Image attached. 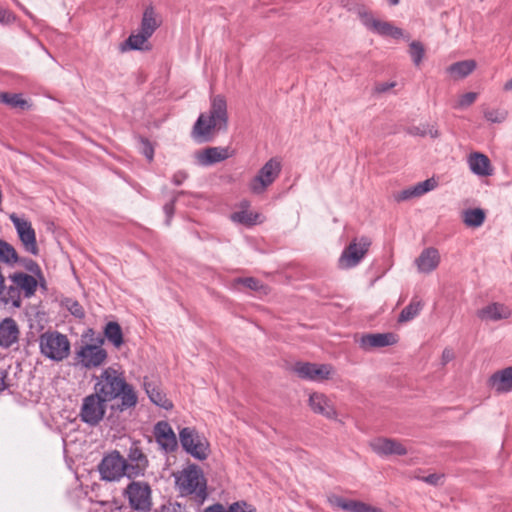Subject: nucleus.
I'll list each match as a JSON object with an SVG mask.
<instances>
[{"label":"nucleus","instance_id":"nucleus-4","mask_svg":"<svg viewBox=\"0 0 512 512\" xmlns=\"http://www.w3.org/2000/svg\"><path fill=\"white\" fill-rule=\"evenodd\" d=\"M40 353L47 359L61 362L70 354L71 344L65 334L48 330L39 336Z\"/></svg>","mask_w":512,"mask_h":512},{"label":"nucleus","instance_id":"nucleus-37","mask_svg":"<svg viewBox=\"0 0 512 512\" xmlns=\"http://www.w3.org/2000/svg\"><path fill=\"white\" fill-rule=\"evenodd\" d=\"M409 54L412 58L413 63L419 66L424 58L425 50L423 45L418 41L411 42L409 46Z\"/></svg>","mask_w":512,"mask_h":512},{"label":"nucleus","instance_id":"nucleus-34","mask_svg":"<svg viewBox=\"0 0 512 512\" xmlns=\"http://www.w3.org/2000/svg\"><path fill=\"white\" fill-rule=\"evenodd\" d=\"M2 103H5L11 108H16L21 111L30 108V104L23 98L22 94L2 93Z\"/></svg>","mask_w":512,"mask_h":512},{"label":"nucleus","instance_id":"nucleus-23","mask_svg":"<svg viewBox=\"0 0 512 512\" xmlns=\"http://www.w3.org/2000/svg\"><path fill=\"white\" fill-rule=\"evenodd\" d=\"M309 405L315 413L321 414L328 419L336 418L337 413L334 407L329 403V400L323 394H311L309 397Z\"/></svg>","mask_w":512,"mask_h":512},{"label":"nucleus","instance_id":"nucleus-59","mask_svg":"<svg viewBox=\"0 0 512 512\" xmlns=\"http://www.w3.org/2000/svg\"><path fill=\"white\" fill-rule=\"evenodd\" d=\"M367 511L366 512H383L380 508L372 507L366 504Z\"/></svg>","mask_w":512,"mask_h":512},{"label":"nucleus","instance_id":"nucleus-28","mask_svg":"<svg viewBox=\"0 0 512 512\" xmlns=\"http://www.w3.org/2000/svg\"><path fill=\"white\" fill-rule=\"evenodd\" d=\"M485 219V212L481 208H470L462 212V221L469 228L482 226Z\"/></svg>","mask_w":512,"mask_h":512},{"label":"nucleus","instance_id":"nucleus-16","mask_svg":"<svg viewBox=\"0 0 512 512\" xmlns=\"http://www.w3.org/2000/svg\"><path fill=\"white\" fill-rule=\"evenodd\" d=\"M154 437L160 448L165 453L175 451L178 446L176 435L169 423L166 421H159L155 425Z\"/></svg>","mask_w":512,"mask_h":512},{"label":"nucleus","instance_id":"nucleus-33","mask_svg":"<svg viewBox=\"0 0 512 512\" xmlns=\"http://www.w3.org/2000/svg\"><path fill=\"white\" fill-rule=\"evenodd\" d=\"M423 303L420 300L413 299L400 313L398 322L405 323L413 320L422 310Z\"/></svg>","mask_w":512,"mask_h":512},{"label":"nucleus","instance_id":"nucleus-55","mask_svg":"<svg viewBox=\"0 0 512 512\" xmlns=\"http://www.w3.org/2000/svg\"><path fill=\"white\" fill-rule=\"evenodd\" d=\"M442 479V475L439 474H430L423 478V481L431 484V485H438L440 480Z\"/></svg>","mask_w":512,"mask_h":512},{"label":"nucleus","instance_id":"nucleus-10","mask_svg":"<svg viewBox=\"0 0 512 512\" xmlns=\"http://www.w3.org/2000/svg\"><path fill=\"white\" fill-rule=\"evenodd\" d=\"M124 496L134 510L148 511L151 507V488L145 482L132 481L126 487Z\"/></svg>","mask_w":512,"mask_h":512},{"label":"nucleus","instance_id":"nucleus-52","mask_svg":"<svg viewBox=\"0 0 512 512\" xmlns=\"http://www.w3.org/2000/svg\"><path fill=\"white\" fill-rule=\"evenodd\" d=\"M143 143V154L149 161H152L154 156V149L148 140H142Z\"/></svg>","mask_w":512,"mask_h":512},{"label":"nucleus","instance_id":"nucleus-29","mask_svg":"<svg viewBox=\"0 0 512 512\" xmlns=\"http://www.w3.org/2000/svg\"><path fill=\"white\" fill-rule=\"evenodd\" d=\"M330 503L344 511L349 512H366V504L361 501L347 500L339 496H333L330 498Z\"/></svg>","mask_w":512,"mask_h":512},{"label":"nucleus","instance_id":"nucleus-64","mask_svg":"<svg viewBox=\"0 0 512 512\" xmlns=\"http://www.w3.org/2000/svg\"><path fill=\"white\" fill-rule=\"evenodd\" d=\"M1 19H2V21H4V19H5L4 13H2Z\"/></svg>","mask_w":512,"mask_h":512},{"label":"nucleus","instance_id":"nucleus-44","mask_svg":"<svg viewBox=\"0 0 512 512\" xmlns=\"http://www.w3.org/2000/svg\"><path fill=\"white\" fill-rule=\"evenodd\" d=\"M332 371L330 365L321 364L315 366L314 375L312 381H322L328 379Z\"/></svg>","mask_w":512,"mask_h":512},{"label":"nucleus","instance_id":"nucleus-50","mask_svg":"<svg viewBox=\"0 0 512 512\" xmlns=\"http://www.w3.org/2000/svg\"><path fill=\"white\" fill-rule=\"evenodd\" d=\"M397 85V83L395 81H391V82H380V83H377L374 87V91L376 93H386L388 92L390 89L394 88L395 86Z\"/></svg>","mask_w":512,"mask_h":512},{"label":"nucleus","instance_id":"nucleus-57","mask_svg":"<svg viewBox=\"0 0 512 512\" xmlns=\"http://www.w3.org/2000/svg\"><path fill=\"white\" fill-rule=\"evenodd\" d=\"M409 133L412 135H419V136H427V131L425 126L423 127H412L409 130Z\"/></svg>","mask_w":512,"mask_h":512},{"label":"nucleus","instance_id":"nucleus-18","mask_svg":"<svg viewBox=\"0 0 512 512\" xmlns=\"http://www.w3.org/2000/svg\"><path fill=\"white\" fill-rule=\"evenodd\" d=\"M370 447L379 456L405 455L406 447L398 440L390 438H376L370 442Z\"/></svg>","mask_w":512,"mask_h":512},{"label":"nucleus","instance_id":"nucleus-2","mask_svg":"<svg viewBox=\"0 0 512 512\" xmlns=\"http://www.w3.org/2000/svg\"><path fill=\"white\" fill-rule=\"evenodd\" d=\"M227 127V101L223 95H216L211 98L209 111L199 115L193 126L192 137L198 143L210 142L218 132L227 130Z\"/></svg>","mask_w":512,"mask_h":512},{"label":"nucleus","instance_id":"nucleus-11","mask_svg":"<svg viewBox=\"0 0 512 512\" xmlns=\"http://www.w3.org/2000/svg\"><path fill=\"white\" fill-rule=\"evenodd\" d=\"M99 472L102 479L108 481L119 480L122 476L128 477L125 458L118 451L108 454L102 459L99 465Z\"/></svg>","mask_w":512,"mask_h":512},{"label":"nucleus","instance_id":"nucleus-40","mask_svg":"<svg viewBox=\"0 0 512 512\" xmlns=\"http://www.w3.org/2000/svg\"><path fill=\"white\" fill-rule=\"evenodd\" d=\"M17 267H22L36 276H41V269L39 265L31 258L20 256L19 261L17 262Z\"/></svg>","mask_w":512,"mask_h":512},{"label":"nucleus","instance_id":"nucleus-54","mask_svg":"<svg viewBox=\"0 0 512 512\" xmlns=\"http://www.w3.org/2000/svg\"><path fill=\"white\" fill-rule=\"evenodd\" d=\"M187 177L188 174L185 171H177L172 177V182L173 184L179 186L187 179Z\"/></svg>","mask_w":512,"mask_h":512},{"label":"nucleus","instance_id":"nucleus-8","mask_svg":"<svg viewBox=\"0 0 512 512\" xmlns=\"http://www.w3.org/2000/svg\"><path fill=\"white\" fill-rule=\"evenodd\" d=\"M106 404L107 402L95 393L86 396L82 401L80 419L90 426L98 425L105 416Z\"/></svg>","mask_w":512,"mask_h":512},{"label":"nucleus","instance_id":"nucleus-58","mask_svg":"<svg viewBox=\"0 0 512 512\" xmlns=\"http://www.w3.org/2000/svg\"><path fill=\"white\" fill-rule=\"evenodd\" d=\"M427 135L431 138H437L439 136V131L434 126H425Z\"/></svg>","mask_w":512,"mask_h":512},{"label":"nucleus","instance_id":"nucleus-17","mask_svg":"<svg viewBox=\"0 0 512 512\" xmlns=\"http://www.w3.org/2000/svg\"><path fill=\"white\" fill-rule=\"evenodd\" d=\"M195 159L201 166H211L232 156L229 147H208L195 153Z\"/></svg>","mask_w":512,"mask_h":512},{"label":"nucleus","instance_id":"nucleus-24","mask_svg":"<svg viewBox=\"0 0 512 512\" xmlns=\"http://www.w3.org/2000/svg\"><path fill=\"white\" fill-rule=\"evenodd\" d=\"M143 385L151 402L166 410L172 408V402L166 397V395L161 391L156 383L149 381L147 378H144Z\"/></svg>","mask_w":512,"mask_h":512},{"label":"nucleus","instance_id":"nucleus-38","mask_svg":"<svg viewBox=\"0 0 512 512\" xmlns=\"http://www.w3.org/2000/svg\"><path fill=\"white\" fill-rule=\"evenodd\" d=\"M316 364L313 363H296L295 365V372L297 375L302 379L312 380L314 375Z\"/></svg>","mask_w":512,"mask_h":512},{"label":"nucleus","instance_id":"nucleus-43","mask_svg":"<svg viewBox=\"0 0 512 512\" xmlns=\"http://www.w3.org/2000/svg\"><path fill=\"white\" fill-rule=\"evenodd\" d=\"M416 195L422 196L427 192L434 190L437 187V181L434 178L426 179L425 181L419 182L414 185Z\"/></svg>","mask_w":512,"mask_h":512},{"label":"nucleus","instance_id":"nucleus-21","mask_svg":"<svg viewBox=\"0 0 512 512\" xmlns=\"http://www.w3.org/2000/svg\"><path fill=\"white\" fill-rule=\"evenodd\" d=\"M467 162L470 170L477 176L486 177L493 173L489 158L480 152L471 153Z\"/></svg>","mask_w":512,"mask_h":512},{"label":"nucleus","instance_id":"nucleus-49","mask_svg":"<svg viewBox=\"0 0 512 512\" xmlns=\"http://www.w3.org/2000/svg\"><path fill=\"white\" fill-rule=\"evenodd\" d=\"M476 98H477V94L475 92L465 93L460 97V99L458 101V106L459 107H468L475 102Z\"/></svg>","mask_w":512,"mask_h":512},{"label":"nucleus","instance_id":"nucleus-42","mask_svg":"<svg viewBox=\"0 0 512 512\" xmlns=\"http://www.w3.org/2000/svg\"><path fill=\"white\" fill-rule=\"evenodd\" d=\"M508 112L500 109H492L484 111V117L491 123H502L506 120Z\"/></svg>","mask_w":512,"mask_h":512},{"label":"nucleus","instance_id":"nucleus-48","mask_svg":"<svg viewBox=\"0 0 512 512\" xmlns=\"http://www.w3.org/2000/svg\"><path fill=\"white\" fill-rule=\"evenodd\" d=\"M414 197H418V195H416V190L414 186L404 189L395 195V199L398 202L405 201Z\"/></svg>","mask_w":512,"mask_h":512},{"label":"nucleus","instance_id":"nucleus-46","mask_svg":"<svg viewBox=\"0 0 512 512\" xmlns=\"http://www.w3.org/2000/svg\"><path fill=\"white\" fill-rule=\"evenodd\" d=\"M228 512H256V509L245 501H237L228 507Z\"/></svg>","mask_w":512,"mask_h":512},{"label":"nucleus","instance_id":"nucleus-14","mask_svg":"<svg viewBox=\"0 0 512 512\" xmlns=\"http://www.w3.org/2000/svg\"><path fill=\"white\" fill-rule=\"evenodd\" d=\"M353 10L362 24L368 30H375L377 32H401L398 28H394L390 23L377 19L373 14L362 4H355Z\"/></svg>","mask_w":512,"mask_h":512},{"label":"nucleus","instance_id":"nucleus-7","mask_svg":"<svg viewBox=\"0 0 512 512\" xmlns=\"http://www.w3.org/2000/svg\"><path fill=\"white\" fill-rule=\"evenodd\" d=\"M281 172V163L276 158L268 160L249 182V189L253 194H262L278 178Z\"/></svg>","mask_w":512,"mask_h":512},{"label":"nucleus","instance_id":"nucleus-30","mask_svg":"<svg viewBox=\"0 0 512 512\" xmlns=\"http://www.w3.org/2000/svg\"><path fill=\"white\" fill-rule=\"evenodd\" d=\"M161 24V17L152 6L145 9L142 18L141 32H154Z\"/></svg>","mask_w":512,"mask_h":512},{"label":"nucleus","instance_id":"nucleus-25","mask_svg":"<svg viewBox=\"0 0 512 512\" xmlns=\"http://www.w3.org/2000/svg\"><path fill=\"white\" fill-rule=\"evenodd\" d=\"M511 315L512 311L509 309V307L500 303L489 304L478 312V316L481 319L493 321L508 319Z\"/></svg>","mask_w":512,"mask_h":512},{"label":"nucleus","instance_id":"nucleus-1","mask_svg":"<svg viewBox=\"0 0 512 512\" xmlns=\"http://www.w3.org/2000/svg\"><path fill=\"white\" fill-rule=\"evenodd\" d=\"M95 380L94 393L105 402L120 398V410L132 408L137 404V395L133 387L117 370L108 367Z\"/></svg>","mask_w":512,"mask_h":512},{"label":"nucleus","instance_id":"nucleus-31","mask_svg":"<svg viewBox=\"0 0 512 512\" xmlns=\"http://www.w3.org/2000/svg\"><path fill=\"white\" fill-rule=\"evenodd\" d=\"M475 68L476 62L474 60H464L453 63L447 68V71L457 78H464L472 73Z\"/></svg>","mask_w":512,"mask_h":512},{"label":"nucleus","instance_id":"nucleus-6","mask_svg":"<svg viewBox=\"0 0 512 512\" xmlns=\"http://www.w3.org/2000/svg\"><path fill=\"white\" fill-rule=\"evenodd\" d=\"M370 246L371 240L368 237L354 238L342 251L338 259L339 268L351 269L356 267L366 256Z\"/></svg>","mask_w":512,"mask_h":512},{"label":"nucleus","instance_id":"nucleus-27","mask_svg":"<svg viewBox=\"0 0 512 512\" xmlns=\"http://www.w3.org/2000/svg\"><path fill=\"white\" fill-rule=\"evenodd\" d=\"M19 338V328L12 318L2 319V347H9Z\"/></svg>","mask_w":512,"mask_h":512},{"label":"nucleus","instance_id":"nucleus-47","mask_svg":"<svg viewBox=\"0 0 512 512\" xmlns=\"http://www.w3.org/2000/svg\"><path fill=\"white\" fill-rule=\"evenodd\" d=\"M182 194H184V191L178 192L177 195L169 203H166L163 207V210L167 216V220H166L167 225L170 224V220L174 214L175 202H176L178 196L182 195Z\"/></svg>","mask_w":512,"mask_h":512},{"label":"nucleus","instance_id":"nucleus-41","mask_svg":"<svg viewBox=\"0 0 512 512\" xmlns=\"http://www.w3.org/2000/svg\"><path fill=\"white\" fill-rule=\"evenodd\" d=\"M17 267H22L36 276H41V269L39 265L31 258L20 256L19 261L17 262Z\"/></svg>","mask_w":512,"mask_h":512},{"label":"nucleus","instance_id":"nucleus-20","mask_svg":"<svg viewBox=\"0 0 512 512\" xmlns=\"http://www.w3.org/2000/svg\"><path fill=\"white\" fill-rule=\"evenodd\" d=\"M488 386L496 393L504 394L512 391V366L494 372L488 378Z\"/></svg>","mask_w":512,"mask_h":512},{"label":"nucleus","instance_id":"nucleus-15","mask_svg":"<svg viewBox=\"0 0 512 512\" xmlns=\"http://www.w3.org/2000/svg\"><path fill=\"white\" fill-rule=\"evenodd\" d=\"M398 337L396 334L388 333H367L359 339V346L364 351H370L374 348H382L396 344Z\"/></svg>","mask_w":512,"mask_h":512},{"label":"nucleus","instance_id":"nucleus-56","mask_svg":"<svg viewBox=\"0 0 512 512\" xmlns=\"http://www.w3.org/2000/svg\"><path fill=\"white\" fill-rule=\"evenodd\" d=\"M204 512H228V509H225L222 504H213L207 507Z\"/></svg>","mask_w":512,"mask_h":512},{"label":"nucleus","instance_id":"nucleus-45","mask_svg":"<svg viewBox=\"0 0 512 512\" xmlns=\"http://www.w3.org/2000/svg\"><path fill=\"white\" fill-rule=\"evenodd\" d=\"M235 283L242 284L246 288L253 290V291H258L263 288V285L261 284V282L258 279L253 278V277L237 278L235 280Z\"/></svg>","mask_w":512,"mask_h":512},{"label":"nucleus","instance_id":"nucleus-26","mask_svg":"<svg viewBox=\"0 0 512 512\" xmlns=\"http://www.w3.org/2000/svg\"><path fill=\"white\" fill-rule=\"evenodd\" d=\"M152 34H130V36L120 44V50L126 52L129 50H150L151 44L149 37Z\"/></svg>","mask_w":512,"mask_h":512},{"label":"nucleus","instance_id":"nucleus-61","mask_svg":"<svg viewBox=\"0 0 512 512\" xmlns=\"http://www.w3.org/2000/svg\"><path fill=\"white\" fill-rule=\"evenodd\" d=\"M1 383H2V392H3V391H5L8 388V386H7L6 382H5V375H2Z\"/></svg>","mask_w":512,"mask_h":512},{"label":"nucleus","instance_id":"nucleus-35","mask_svg":"<svg viewBox=\"0 0 512 512\" xmlns=\"http://www.w3.org/2000/svg\"><path fill=\"white\" fill-rule=\"evenodd\" d=\"M260 214L253 213L247 210L234 212L231 215V220L236 223L243 224L245 226H253L258 223Z\"/></svg>","mask_w":512,"mask_h":512},{"label":"nucleus","instance_id":"nucleus-36","mask_svg":"<svg viewBox=\"0 0 512 512\" xmlns=\"http://www.w3.org/2000/svg\"><path fill=\"white\" fill-rule=\"evenodd\" d=\"M19 254L16 249L6 241L2 240V263L15 268L19 261Z\"/></svg>","mask_w":512,"mask_h":512},{"label":"nucleus","instance_id":"nucleus-39","mask_svg":"<svg viewBox=\"0 0 512 512\" xmlns=\"http://www.w3.org/2000/svg\"><path fill=\"white\" fill-rule=\"evenodd\" d=\"M63 305L65 308L75 317L81 319L85 316L84 309L82 305L75 299L66 298L63 301Z\"/></svg>","mask_w":512,"mask_h":512},{"label":"nucleus","instance_id":"nucleus-12","mask_svg":"<svg viewBox=\"0 0 512 512\" xmlns=\"http://www.w3.org/2000/svg\"><path fill=\"white\" fill-rule=\"evenodd\" d=\"M107 358V352L96 344L82 345L75 353V365L86 369L101 366Z\"/></svg>","mask_w":512,"mask_h":512},{"label":"nucleus","instance_id":"nucleus-5","mask_svg":"<svg viewBox=\"0 0 512 512\" xmlns=\"http://www.w3.org/2000/svg\"><path fill=\"white\" fill-rule=\"evenodd\" d=\"M179 439L183 449L198 460H205L209 454V443L194 428L185 427L179 432Z\"/></svg>","mask_w":512,"mask_h":512},{"label":"nucleus","instance_id":"nucleus-60","mask_svg":"<svg viewBox=\"0 0 512 512\" xmlns=\"http://www.w3.org/2000/svg\"><path fill=\"white\" fill-rule=\"evenodd\" d=\"M503 88L506 91L512 90V78L504 84Z\"/></svg>","mask_w":512,"mask_h":512},{"label":"nucleus","instance_id":"nucleus-22","mask_svg":"<svg viewBox=\"0 0 512 512\" xmlns=\"http://www.w3.org/2000/svg\"><path fill=\"white\" fill-rule=\"evenodd\" d=\"M14 285L23 291L26 298L32 297L37 290V280L34 276L22 272H16L9 276Z\"/></svg>","mask_w":512,"mask_h":512},{"label":"nucleus","instance_id":"nucleus-63","mask_svg":"<svg viewBox=\"0 0 512 512\" xmlns=\"http://www.w3.org/2000/svg\"><path fill=\"white\" fill-rule=\"evenodd\" d=\"M391 5H397L399 3V0H389Z\"/></svg>","mask_w":512,"mask_h":512},{"label":"nucleus","instance_id":"nucleus-32","mask_svg":"<svg viewBox=\"0 0 512 512\" xmlns=\"http://www.w3.org/2000/svg\"><path fill=\"white\" fill-rule=\"evenodd\" d=\"M104 335L116 348L123 344V333L117 322H108L104 328Z\"/></svg>","mask_w":512,"mask_h":512},{"label":"nucleus","instance_id":"nucleus-53","mask_svg":"<svg viewBox=\"0 0 512 512\" xmlns=\"http://www.w3.org/2000/svg\"><path fill=\"white\" fill-rule=\"evenodd\" d=\"M180 506L177 503H168L162 505L159 509H156L155 512H180Z\"/></svg>","mask_w":512,"mask_h":512},{"label":"nucleus","instance_id":"nucleus-3","mask_svg":"<svg viewBox=\"0 0 512 512\" xmlns=\"http://www.w3.org/2000/svg\"><path fill=\"white\" fill-rule=\"evenodd\" d=\"M175 489L181 497H190L197 503H204L208 497L207 480L203 470L195 464H189L173 473Z\"/></svg>","mask_w":512,"mask_h":512},{"label":"nucleus","instance_id":"nucleus-51","mask_svg":"<svg viewBox=\"0 0 512 512\" xmlns=\"http://www.w3.org/2000/svg\"><path fill=\"white\" fill-rule=\"evenodd\" d=\"M455 357V354L451 348H445L442 352L441 356V364L444 366L452 361Z\"/></svg>","mask_w":512,"mask_h":512},{"label":"nucleus","instance_id":"nucleus-62","mask_svg":"<svg viewBox=\"0 0 512 512\" xmlns=\"http://www.w3.org/2000/svg\"><path fill=\"white\" fill-rule=\"evenodd\" d=\"M20 303H21V301H20V299H19V298H17L16 300H14V301H13V305H14L15 307H19V306H20Z\"/></svg>","mask_w":512,"mask_h":512},{"label":"nucleus","instance_id":"nucleus-19","mask_svg":"<svg viewBox=\"0 0 512 512\" xmlns=\"http://www.w3.org/2000/svg\"><path fill=\"white\" fill-rule=\"evenodd\" d=\"M414 263L419 273L429 274L440 264L439 251L434 247L425 248L415 259Z\"/></svg>","mask_w":512,"mask_h":512},{"label":"nucleus","instance_id":"nucleus-9","mask_svg":"<svg viewBox=\"0 0 512 512\" xmlns=\"http://www.w3.org/2000/svg\"><path fill=\"white\" fill-rule=\"evenodd\" d=\"M9 218L16 229L18 238L24 250L31 255H38L39 247L37 245L36 232L32 227L31 222L23 217H19L15 213L10 214Z\"/></svg>","mask_w":512,"mask_h":512},{"label":"nucleus","instance_id":"nucleus-13","mask_svg":"<svg viewBox=\"0 0 512 512\" xmlns=\"http://www.w3.org/2000/svg\"><path fill=\"white\" fill-rule=\"evenodd\" d=\"M125 464L128 468V478L144 475L148 467V459L137 443H133L129 448Z\"/></svg>","mask_w":512,"mask_h":512}]
</instances>
